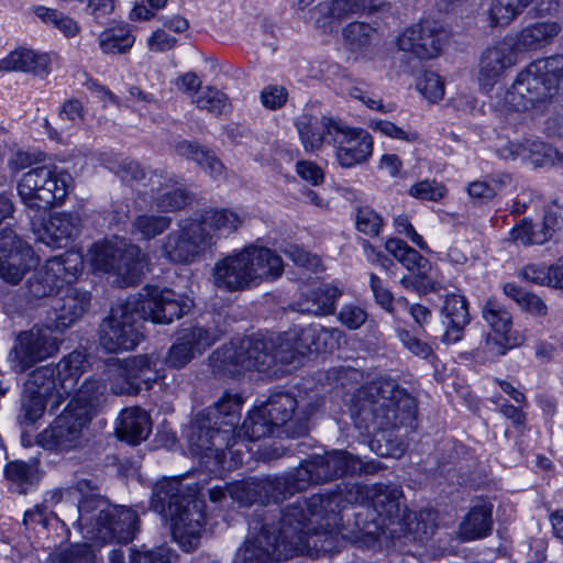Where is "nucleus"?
I'll return each mask as SVG.
<instances>
[{
    "instance_id": "obj_1",
    "label": "nucleus",
    "mask_w": 563,
    "mask_h": 563,
    "mask_svg": "<svg viewBox=\"0 0 563 563\" xmlns=\"http://www.w3.org/2000/svg\"><path fill=\"white\" fill-rule=\"evenodd\" d=\"M338 500L311 496L298 499L280 511L277 526L273 530L268 523L261 531L249 537L238 549L234 563H279L295 555H309L323 559L319 553L323 536L320 529L338 525Z\"/></svg>"
},
{
    "instance_id": "obj_2",
    "label": "nucleus",
    "mask_w": 563,
    "mask_h": 563,
    "mask_svg": "<svg viewBox=\"0 0 563 563\" xmlns=\"http://www.w3.org/2000/svg\"><path fill=\"white\" fill-rule=\"evenodd\" d=\"M192 300L169 288L145 287V296H131L111 308L100 325L99 341L107 352L134 349L143 339L141 320L169 324L187 314Z\"/></svg>"
},
{
    "instance_id": "obj_3",
    "label": "nucleus",
    "mask_w": 563,
    "mask_h": 563,
    "mask_svg": "<svg viewBox=\"0 0 563 563\" xmlns=\"http://www.w3.org/2000/svg\"><path fill=\"white\" fill-rule=\"evenodd\" d=\"M317 496L323 497L327 500H338L339 505L335 510L338 514V525L330 527L331 529H320L323 536L321 543L322 551L332 552L334 544L339 538L346 539L350 536L344 532L342 528L341 511L347 504L366 505L373 508L377 514V520L373 522L374 530L371 525H366L362 530L372 539H376L379 530L385 529L388 525H402L409 519L406 515V509L401 506L402 492L396 485L374 484L371 486L361 484L344 485L343 488H338L329 494H318Z\"/></svg>"
},
{
    "instance_id": "obj_4",
    "label": "nucleus",
    "mask_w": 563,
    "mask_h": 563,
    "mask_svg": "<svg viewBox=\"0 0 563 563\" xmlns=\"http://www.w3.org/2000/svg\"><path fill=\"white\" fill-rule=\"evenodd\" d=\"M350 410L356 428L375 432L411 423L416 404L394 379L383 377L360 387Z\"/></svg>"
},
{
    "instance_id": "obj_5",
    "label": "nucleus",
    "mask_w": 563,
    "mask_h": 563,
    "mask_svg": "<svg viewBox=\"0 0 563 563\" xmlns=\"http://www.w3.org/2000/svg\"><path fill=\"white\" fill-rule=\"evenodd\" d=\"M296 126L306 152H318L328 144L332 147L335 162L342 168L362 165L373 155L372 135L366 130L351 126L340 119L302 114Z\"/></svg>"
},
{
    "instance_id": "obj_6",
    "label": "nucleus",
    "mask_w": 563,
    "mask_h": 563,
    "mask_svg": "<svg viewBox=\"0 0 563 563\" xmlns=\"http://www.w3.org/2000/svg\"><path fill=\"white\" fill-rule=\"evenodd\" d=\"M297 338L290 329L276 338L250 336L231 342L213 352L212 366L220 373L236 376L244 371L265 372L277 362L290 364L302 356Z\"/></svg>"
},
{
    "instance_id": "obj_7",
    "label": "nucleus",
    "mask_w": 563,
    "mask_h": 563,
    "mask_svg": "<svg viewBox=\"0 0 563 563\" xmlns=\"http://www.w3.org/2000/svg\"><path fill=\"white\" fill-rule=\"evenodd\" d=\"M152 505L156 511L169 517L173 537L185 552L198 545L205 512L203 503L195 498V492L177 478L163 479L154 486Z\"/></svg>"
},
{
    "instance_id": "obj_8",
    "label": "nucleus",
    "mask_w": 563,
    "mask_h": 563,
    "mask_svg": "<svg viewBox=\"0 0 563 563\" xmlns=\"http://www.w3.org/2000/svg\"><path fill=\"white\" fill-rule=\"evenodd\" d=\"M76 490L85 496L79 501V527L85 530V538L90 541L107 543L131 541L137 530L139 518L130 508L111 506L98 495L91 494L93 487L88 479L78 481Z\"/></svg>"
},
{
    "instance_id": "obj_9",
    "label": "nucleus",
    "mask_w": 563,
    "mask_h": 563,
    "mask_svg": "<svg viewBox=\"0 0 563 563\" xmlns=\"http://www.w3.org/2000/svg\"><path fill=\"white\" fill-rule=\"evenodd\" d=\"M283 268V261L275 252L250 245L216 262L212 280L218 288L235 291L275 279L282 275Z\"/></svg>"
},
{
    "instance_id": "obj_10",
    "label": "nucleus",
    "mask_w": 563,
    "mask_h": 563,
    "mask_svg": "<svg viewBox=\"0 0 563 563\" xmlns=\"http://www.w3.org/2000/svg\"><path fill=\"white\" fill-rule=\"evenodd\" d=\"M563 82V56L555 55L531 63L521 70L506 91L504 106L514 111H526L556 95Z\"/></svg>"
},
{
    "instance_id": "obj_11",
    "label": "nucleus",
    "mask_w": 563,
    "mask_h": 563,
    "mask_svg": "<svg viewBox=\"0 0 563 563\" xmlns=\"http://www.w3.org/2000/svg\"><path fill=\"white\" fill-rule=\"evenodd\" d=\"M188 448L194 455L206 460V466L232 468L242 464L241 449H234L230 429L216 428L208 415L198 413L187 434Z\"/></svg>"
},
{
    "instance_id": "obj_12",
    "label": "nucleus",
    "mask_w": 563,
    "mask_h": 563,
    "mask_svg": "<svg viewBox=\"0 0 563 563\" xmlns=\"http://www.w3.org/2000/svg\"><path fill=\"white\" fill-rule=\"evenodd\" d=\"M86 364V356L81 352L74 351L56 365L35 368L29 375L25 385L29 390L51 399L52 407L58 408L75 391Z\"/></svg>"
},
{
    "instance_id": "obj_13",
    "label": "nucleus",
    "mask_w": 563,
    "mask_h": 563,
    "mask_svg": "<svg viewBox=\"0 0 563 563\" xmlns=\"http://www.w3.org/2000/svg\"><path fill=\"white\" fill-rule=\"evenodd\" d=\"M88 262L93 271L112 274L120 287L139 283L147 268V260L141 249L125 243H96L88 251Z\"/></svg>"
},
{
    "instance_id": "obj_14",
    "label": "nucleus",
    "mask_w": 563,
    "mask_h": 563,
    "mask_svg": "<svg viewBox=\"0 0 563 563\" xmlns=\"http://www.w3.org/2000/svg\"><path fill=\"white\" fill-rule=\"evenodd\" d=\"M71 176L54 166H38L24 173L18 181V195L32 211H46L60 205L68 195Z\"/></svg>"
},
{
    "instance_id": "obj_15",
    "label": "nucleus",
    "mask_w": 563,
    "mask_h": 563,
    "mask_svg": "<svg viewBox=\"0 0 563 563\" xmlns=\"http://www.w3.org/2000/svg\"><path fill=\"white\" fill-rule=\"evenodd\" d=\"M268 418L288 438H297L309 430L310 418L319 407L314 394L301 390H278L263 405Z\"/></svg>"
},
{
    "instance_id": "obj_16",
    "label": "nucleus",
    "mask_w": 563,
    "mask_h": 563,
    "mask_svg": "<svg viewBox=\"0 0 563 563\" xmlns=\"http://www.w3.org/2000/svg\"><path fill=\"white\" fill-rule=\"evenodd\" d=\"M84 268L82 255L75 251L48 258L27 279L25 289L29 299H42L55 295L64 284L77 279Z\"/></svg>"
},
{
    "instance_id": "obj_17",
    "label": "nucleus",
    "mask_w": 563,
    "mask_h": 563,
    "mask_svg": "<svg viewBox=\"0 0 563 563\" xmlns=\"http://www.w3.org/2000/svg\"><path fill=\"white\" fill-rule=\"evenodd\" d=\"M53 332L56 331L47 320L43 327H33L20 333L9 355L11 367L23 373L35 363L55 355L59 351L62 339Z\"/></svg>"
},
{
    "instance_id": "obj_18",
    "label": "nucleus",
    "mask_w": 563,
    "mask_h": 563,
    "mask_svg": "<svg viewBox=\"0 0 563 563\" xmlns=\"http://www.w3.org/2000/svg\"><path fill=\"white\" fill-rule=\"evenodd\" d=\"M37 264L31 245L12 229L0 231V277L3 282L18 285L25 274Z\"/></svg>"
},
{
    "instance_id": "obj_19",
    "label": "nucleus",
    "mask_w": 563,
    "mask_h": 563,
    "mask_svg": "<svg viewBox=\"0 0 563 563\" xmlns=\"http://www.w3.org/2000/svg\"><path fill=\"white\" fill-rule=\"evenodd\" d=\"M211 250L201 233L200 227L192 219L168 233L162 244V256L175 264H192L207 251Z\"/></svg>"
},
{
    "instance_id": "obj_20",
    "label": "nucleus",
    "mask_w": 563,
    "mask_h": 563,
    "mask_svg": "<svg viewBox=\"0 0 563 563\" xmlns=\"http://www.w3.org/2000/svg\"><path fill=\"white\" fill-rule=\"evenodd\" d=\"M89 421L85 411L78 413L67 406L54 422L38 434L37 442L47 450H73L81 443L82 429Z\"/></svg>"
},
{
    "instance_id": "obj_21",
    "label": "nucleus",
    "mask_w": 563,
    "mask_h": 563,
    "mask_svg": "<svg viewBox=\"0 0 563 563\" xmlns=\"http://www.w3.org/2000/svg\"><path fill=\"white\" fill-rule=\"evenodd\" d=\"M482 316L492 329L486 338V352L494 356L506 354L507 350L521 343V338L511 332L512 317L510 312L495 299L486 301Z\"/></svg>"
},
{
    "instance_id": "obj_22",
    "label": "nucleus",
    "mask_w": 563,
    "mask_h": 563,
    "mask_svg": "<svg viewBox=\"0 0 563 563\" xmlns=\"http://www.w3.org/2000/svg\"><path fill=\"white\" fill-rule=\"evenodd\" d=\"M517 64V53L508 41H500L487 47L478 64V84L489 91Z\"/></svg>"
},
{
    "instance_id": "obj_23",
    "label": "nucleus",
    "mask_w": 563,
    "mask_h": 563,
    "mask_svg": "<svg viewBox=\"0 0 563 563\" xmlns=\"http://www.w3.org/2000/svg\"><path fill=\"white\" fill-rule=\"evenodd\" d=\"M90 301L89 291L76 287L67 288L62 297L53 301L47 320L56 332L63 333L88 311Z\"/></svg>"
},
{
    "instance_id": "obj_24",
    "label": "nucleus",
    "mask_w": 563,
    "mask_h": 563,
    "mask_svg": "<svg viewBox=\"0 0 563 563\" xmlns=\"http://www.w3.org/2000/svg\"><path fill=\"white\" fill-rule=\"evenodd\" d=\"M498 155L507 161H528L533 166L563 167V154L551 145L537 141H508L498 148Z\"/></svg>"
},
{
    "instance_id": "obj_25",
    "label": "nucleus",
    "mask_w": 563,
    "mask_h": 563,
    "mask_svg": "<svg viewBox=\"0 0 563 563\" xmlns=\"http://www.w3.org/2000/svg\"><path fill=\"white\" fill-rule=\"evenodd\" d=\"M212 249L221 238H228L243 224L244 218L230 208H208L192 219Z\"/></svg>"
},
{
    "instance_id": "obj_26",
    "label": "nucleus",
    "mask_w": 563,
    "mask_h": 563,
    "mask_svg": "<svg viewBox=\"0 0 563 563\" xmlns=\"http://www.w3.org/2000/svg\"><path fill=\"white\" fill-rule=\"evenodd\" d=\"M80 227L81 219L77 213L63 211L51 214L41 228L32 223V231L38 242L51 247H65L79 234Z\"/></svg>"
},
{
    "instance_id": "obj_27",
    "label": "nucleus",
    "mask_w": 563,
    "mask_h": 563,
    "mask_svg": "<svg viewBox=\"0 0 563 563\" xmlns=\"http://www.w3.org/2000/svg\"><path fill=\"white\" fill-rule=\"evenodd\" d=\"M398 46L422 59L437 57L441 49L439 34L429 22L407 29L398 37Z\"/></svg>"
},
{
    "instance_id": "obj_28",
    "label": "nucleus",
    "mask_w": 563,
    "mask_h": 563,
    "mask_svg": "<svg viewBox=\"0 0 563 563\" xmlns=\"http://www.w3.org/2000/svg\"><path fill=\"white\" fill-rule=\"evenodd\" d=\"M314 468L318 484L336 479L344 475H354L358 468L355 456L345 451H332L323 455L309 456Z\"/></svg>"
},
{
    "instance_id": "obj_29",
    "label": "nucleus",
    "mask_w": 563,
    "mask_h": 563,
    "mask_svg": "<svg viewBox=\"0 0 563 563\" xmlns=\"http://www.w3.org/2000/svg\"><path fill=\"white\" fill-rule=\"evenodd\" d=\"M152 179V200L155 207L164 212L183 209L189 201L187 192L180 187L175 176L155 175Z\"/></svg>"
},
{
    "instance_id": "obj_30",
    "label": "nucleus",
    "mask_w": 563,
    "mask_h": 563,
    "mask_svg": "<svg viewBox=\"0 0 563 563\" xmlns=\"http://www.w3.org/2000/svg\"><path fill=\"white\" fill-rule=\"evenodd\" d=\"M560 32L561 26L558 22L540 21L520 30L511 44L516 53L538 51L552 43Z\"/></svg>"
},
{
    "instance_id": "obj_31",
    "label": "nucleus",
    "mask_w": 563,
    "mask_h": 563,
    "mask_svg": "<svg viewBox=\"0 0 563 563\" xmlns=\"http://www.w3.org/2000/svg\"><path fill=\"white\" fill-rule=\"evenodd\" d=\"M151 431L150 416L139 407L123 409L117 420V435L131 444H139L146 440Z\"/></svg>"
},
{
    "instance_id": "obj_32",
    "label": "nucleus",
    "mask_w": 563,
    "mask_h": 563,
    "mask_svg": "<svg viewBox=\"0 0 563 563\" xmlns=\"http://www.w3.org/2000/svg\"><path fill=\"white\" fill-rule=\"evenodd\" d=\"M275 432L278 437L283 434L277 426L272 422V419L268 418L264 407L261 406L253 410L244 420L240 430L235 431V440L238 442L242 441L243 444H234V449H241L240 456L243 459L244 451L249 450L246 440L256 441Z\"/></svg>"
},
{
    "instance_id": "obj_33",
    "label": "nucleus",
    "mask_w": 563,
    "mask_h": 563,
    "mask_svg": "<svg viewBox=\"0 0 563 563\" xmlns=\"http://www.w3.org/2000/svg\"><path fill=\"white\" fill-rule=\"evenodd\" d=\"M441 311L446 319V331L442 341L446 344L459 342L463 329L470 321L466 299L456 294L448 295Z\"/></svg>"
},
{
    "instance_id": "obj_34",
    "label": "nucleus",
    "mask_w": 563,
    "mask_h": 563,
    "mask_svg": "<svg viewBox=\"0 0 563 563\" xmlns=\"http://www.w3.org/2000/svg\"><path fill=\"white\" fill-rule=\"evenodd\" d=\"M241 397L238 395L224 394L214 405L202 415H208V419L213 422L216 428L230 429V437L234 444H243L235 440V427L240 422Z\"/></svg>"
},
{
    "instance_id": "obj_35",
    "label": "nucleus",
    "mask_w": 563,
    "mask_h": 563,
    "mask_svg": "<svg viewBox=\"0 0 563 563\" xmlns=\"http://www.w3.org/2000/svg\"><path fill=\"white\" fill-rule=\"evenodd\" d=\"M341 290L331 285H320L303 294L297 302V310L314 316L332 314Z\"/></svg>"
},
{
    "instance_id": "obj_36",
    "label": "nucleus",
    "mask_w": 563,
    "mask_h": 563,
    "mask_svg": "<svg viewBox=\"0 0 563 563\" xmlns=\"http://www.w3.org/2000/svg\"><path fill=\"white\" fill-rule=\"evenodd\" d=\"M175 152L179 156L196 162L210 177L214 179L224 178L225 167L212 151L206 150L197 143L183 140L175 144Z\"/></svg>"
},
{
    "instance_id": "obj_37",
    "label": "nucleus",
    "mask_w": 563,
    "mask_h": 563,
    "mask_svg": "<svg viewBox=\"0 0 563 563\" xmlns=\"http://www.w3.org/2000/svg\"><path fill=\"white\" fill-rule=\"evenodd\" d=\"M493 505L481 500L475 504L460 526V536L470 541L486 537L492 530Z\"/></svg>"
},
{
    "instance_id": "obj_38",
    "label": "nucleus",
    "mask_w": 563,
    "mask_h": 563,
    "mask_svg": "<svg viewBox=\"0 0 563 563\" xmlns=\"http://www.w3.org/2000/svg\"><path fill=\"white\" fill-rule=\"evenodd\" d=\"M552 217L544 216L543 222L533 224L528 219H522L509 231V240L517 245H542L553 236V227L550 225Z\"/></svg>"
},
{
    "instance_id": "obj_39",
    "label": "nucleus",
    "mask_w": 563,
    "mask_h": 563,
    "mask_svg": "<svg viewBox=\"0 0 563 563\" xmlns=\"http://www.w3.org/2000/svg\"><path fill=\"white\" fill-rule=\"evenodd\" d=\"M48 58L27 48H18L0 59V71H25L42 75L47 71Z\"/></svg>"
},
{
    "instance_id": "obj_40",
    "label": "nucleus",
    "mask_w": 563,
    "mask_h": 563,
    "mask_svg": "<svg viewBox=\"0 0 563 563\" xmlns=\"http://www.w3.org/2000/svg\"><path fill=\"white\" fill-rule=\"evenodd\" d=\"M104 390L106 386L100 380L87 379L74 394L67 406L78 413H84L85 411L87 419L90 420L96 408L101 402Z\"/></svg>"
},
{
    "instance_id": "obj_41",
    "label": "nucleus",
    "mask_w": 563,
    "mask_h": 563,
    "mask_svg": "<svg viewBox=\"0 0 563 563\" xmlns=\"http://www.w3.org/2000/svg\"><path fill=\"white\" fill-rule=\"evenodd\" d=\"M385 247L407 269L421 276L427 274L430 267L429 261L404 241L399 239H389L387 240Z\"/></svg>"
},
{
    "instance_id": "obj_42",
    "label": "nucleus",
    "mask_w": 563,
    "mask_h": 563,
    "mask_svg": "<svg viewBox=\"0 0 563 563\" xmlns=\"http://www.w3.org/2000/svg\"><path fill=\"white\" fill-rule=\"evenodd\" d=\"M117 362L121 363V366L131 375L133 380H136L140 389H148L152 383L158 378L155 368L156 363L148 355H136L122 361L117 360Z\"/></svg>"
},
{
    "instance_id": "obj_43",
    "label": "nucleus",
    "mask_w": 563,
    "mask_h": 563,
    "mask_svg": "<svg viewBox=\"0 0 563 563\" xmlns=\"http://www.w3.org/2000/svg\"><path fill=\"white\" fill-rule=\"evenodd\" d=\"M133 43L134 36L126 24L108 27L99 35V47L104 54H123Z\"/></svg>"
},
{
    "instance_id": "obj_44",
    "label": "nucleus",
    "mask_w": 563,
    "mask_h": 563,
    "mask_svg": "<svg viewBox=\"0 0 563 563\" xmlns=\"http://www.w3.org/2000/svg\"><path fill=\"white\" fill-rule=\"evenodd\" d=\"M256 487L257 493H260L261 504L280 503L294 495L285 474L256 478Z\"/></svg>"
},
{
    "instance_id": "obj_45",
    "label": "nucleus",
    "mask_w": 563,
    "mask_h": 563,
    "mask_svg": "<svg viewBox=\"0 0 563 563\" xmlns=\"http://www.w3.org/2000/svg\"><path fill=\"white\" fill-rule=\"evenodd\" d=\"M93 544L88 543H60L49 555L52 563H91L98 559Z\"/></svg>"
},
{
    "instance_id": "obj_46",
    "label": "nucleus",
    "mask_w": 563,
    "mask_h": 563,
    "mask_svg": "<svg viewBox=\"0 0 563 563\" xmlns=\"http://www.w3.org/2000/svg\"><path fill=\"white\" fill-rule=\"evenodd\" d=\"M297 334V345L301 352V355H305L308 351L319 352L323 349L320 344V340H325L327 338H334L339 335L338 329H327L320 324H310L306 328H294L291 329Z\"/></svg>"
},
{
    "instance_id": "obj_47",
    "label": "nucleus",
    "mask_w": 563,
    "mask_h": 563,
    "mask_svg": "<svg viewBox=\"0 0 563 563\" xmlns=\"http://www.w3.org/2000/svg\"><path fill=\"white\" fill-rule=\"evenodd\" d=\"M504 292L512 299L522 310L534 316L544 317L548 313V306L536 294L529 292L512 283L504 285Z\"/></svg>"
},
{
    "instance_id": "obj_48",
    "label": "nucleus",
    "mask_w": 563,
    "mask_h": 563,
    "mask_svg": "<svg viewBox=\"0 0 563 563\" xmlns=\"http://www.w3.org/2000/svg\"><path fill=\"white\" fill-rule=\"evenodd\" d=\"M177 333L197 355L202 354L218 340L214 331L198 324L183 327L177 331Z\"/></svg>"
},
{
    "instance_id": "obj_49",
    "label": "nucleus",
    "mask_w": 563,
    "mask_h": 563,
    "mask_svg": "<svg viewBox=\"0 0 563 563\" xmlns=\"http://www.w3.org/2000/svg\"><path fill=\"white\" fill-rule=\"evenodd\" d=\"M191 102L214 115L223 114L230 107L227 95L212 86H205L196 91Z\"/></svg>"
},
{
    "instance_id": "obj_50",
    "label": "nucleus",
    "mask_w": 563,
    "mask_h": 563,
    "mask_svg": "<svg viewBox=\"0 0 563 563\" xmlns=\"http://www.w3.org/2000/svg\"><path fill=\"white\" fill-rule=\"evenodd\" d=\"M37 463L35 461H13L7 464L4 473L8 481L16 486L20 494H25L27 486L36 478Z\"/></svg>"
},
{
    "instance_id": "obj_51",
    "label": "nucleus",
    "mask_w": 563,
    "mask_h": 563,
    "mask_svg": "<svg viewBox=\"0 0 563 563\" xmlns=\"http://www.w3.org/2000/svg\"><path fill=\"white\" fill-rule=\"evenodd\" d=\"M170 223L172 218L166 216L141 214L132 222V234H139L144 240H152L165 232Z\"/></svg>"
},
{
    "instance_id": "obj_52",
    "label": "nucleus",
    "mask_w": 563,
    "mask_h": 563,
    "mask_svg": "<svg viewBox=\"0 0 563 563\" xmlns=\"http://www.w3.org/2000/svg\"><path fill=\"white\" fill-rule=\"evenodd\" d=\"M376 37V30L363 22H352L343 29L344 43L351 51H361L372 45Z\"/></svg>"
},
{
    "instance_id": "obj_53",
    "label": "nucleus",
    "mask_w": 563,
    "mask_h": 563,
    "mask_svg": "<svg viewBox=\"0 0 563 563\" xmlns=\"http://www.w3.org/2000/svg\"><path fill=\"white\" fill-rule=\"evenodd\" d=\"M530 3L531 0H493L490 21L494 25H507Z\"/></svg>"
},
{
    "instance_id": "obj_54",
    "label": "nucleus",
    "mask_w": 563,
    "mask_h": 563,
    "mask_svg": "<svg viewBox=\"0 0 563 563\" xmlns=\"http://www.w3.org/2000/svg\"><path fill=\"white\" fill-rule=\"evenodd\" d=\"M108 378L112 391L117 395H136L141 390L136 380H133L117 361L108 365Z\"/></svg>"
},
{
    "instance_id": "obj_55",
    "label": "nucleus",
    "mask_w": 563,
    "mask_h": 563,
    "mask_svg": "<svg viewBox=\"0 0 563 563\" xmlns=\"http://www.w3.org/2000/svg\"><path fill=\"white\" fill-rule=\"evenodd\" d=\"M46 398L29 390L25 385L22 399H21V413L20 419L25 424H32L40 419L45 411Z\"/></svg>"
},
{
    "instance_id": "obj_56",
    "label": "nucleus",
    "mask_w": 563,
    "mask_h": 563,
    "mask_svg": "<svg viewBox=\"0 0 563 563\" xmlns=\"http://www.w3.org/2000/svg\"><path fill=\"white\" fill-rule=\"evenodd\" d=\"M285 476L289 481L294 494L306 490L312 484H318L310 457L302 461L296 470L286 473Z\"/></svg>"
},
{
    "instance_id": "obj_57",
    "label": "nucleus",
    "mask_w": 563,
    "mask_h": 563,
    "mask_svg": "<svg viewBox=\"0 0 563 563\" xmlns=\"http://www.w3.org/2000/svg\"><path fill=\"white\" fill-rule=\"evenodd\" d=\"M229 497L242 506H249L253 503H260V493H257L256 478H250L244 482L228 485Z\"/></svg>"
},
{
    "instance_id": "obj_58",
    "label": "nucleus",
    "mask_w": 563,
    "mask_h": 563,
    "mask_svg": "<svg viewBox=\"0 0 563 563\" xmlns=\"http://www.w3.org/2000/svg\"><path fill=\"white\" fill-rule=\"evenodd\" d=\"M446 192V187L443 184L430 179L418 181L409 189L411 197L434 202L444 198Z\"/></svg>"
},
{
    "instance_id": "obj_59",
    "label": "nucleus",
    "mask_w": 563,
    "mask_h": 563,
    "mask_svg": "<svg viewBox=\"0 0 563 563\" xmlns=\"http://www.w3.org/2000/svg\"><path fill=\"white\" fill-rule=\"evenodd\" d=\"M355 223L360 232L369 236H376L380 232L383 219L374 209L365 206L357 208Z\"/></svg>"
},
{
    "instance_id": "obj_60",
    "label": "nucleus",
    "mask_w": 563,
    "mask_h": 563,
    "mask_svg": "<svg viewBox=\"0 0 563 563\" xmlns=\"http://www.w3.org/2000/svg\"><path fill=\"white\" fill-rule=\"evenodd\" d=\"M196 356L197 354L190 350L189 346L181 340V336L176 333L175 342L168 349L165 356V363L173 368H183Z\"/></svg>"
},
{
    "instance_id": "obj_61",
    "label": "nucleus",
    "mask_w": 563,
    "mask_h": 563,
    "mask_svg": "<svg viewBox=\"0 0 563 563\" xmlns=\"http://www.w3.org/2000/svg\"><path fill=\"white\" fill-rule=\"evenodd\" d=\"M130 550V563H172L178 560L175 551L166 547H159L156 550Z\"/></svg>"
},
{
    "instance_id": "obj_62",
    "label": "nucleus",
    "mask_w": 563,
    "mask_h": 563,
    "mask_svg": "<svg viewBox=\"0 0 563 563\" xmlns=\"http://www.w3.org/2000/svg\"><path fill=\"white\" fill-rule=\"evenodd\" d=\"M417 88L431 102H437L444 96V82L433 71H424L417 82Z\"/></svg>"
},
{
    "instance_id": "obj_63",
    "label": "nucleus",
    "mask_w": 563,
    "mask_h": 563,
    "mask_svg": "<svg viewBox=\"0 0 563 563\" xmlns=\"http://www.w3.org/2000/svg\"><path fill=\"white\" fill-rule=\"evenodd\" d=\"M106 166L126 183L139 180L144 177V170L140 164L128 158L110 161Z\"/></svg>"
},
{
    "instance_id": "obj_64",
    "label": "nucleus",
    "mask_w": 563,
    "mask_h": 563,
    "mask_svg": "<svg viewBox=\"0 0 563 563\" xmlns=\"http://www.w3.org/2000/svg\"><path fill=\"white\" fill-rule=\"evenodd\" d=\"M58 119L65 123L66 126H75L82 122L85 120L82 102L75 98L65 100L58 110Z\"/></svg>"
}]
</instances>
